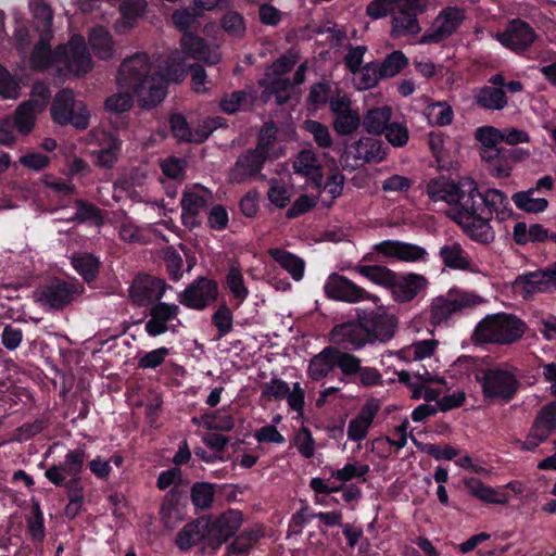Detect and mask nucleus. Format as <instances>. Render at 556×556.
<instances>
[{"label":"nucleus","mask_w":556,"mask_h":556,"mask_svg":"<svg viewBox=\"0 0 556 556\" xmlns=\"http://www.w3.org/2000/svg\"><path fill=\"white\" fill-rule=\"evenodd\" d=\"M269 201L277 207H285L291 199V192L289 187L278 180H273L267 192Z\"/></svg>","instance_id":"nucleus-49"},{"label":"nucleus","mask_w":556,"mask_h":556,"mask_svg":"<svg viewBox=\"0 0 556 556\" xmlns=\"http://www.w3.org/2000/svg\"><path fill=\"white\" fill-rule=\"evenodd\" d=\"M315 205V200L309 195L303 194L298 198L292 206L287 211V217L295 218L308 212Z\"/></svg>","instance_id":"nucleus-61"},{"label":"nucleus","mask_w":556,"mask_h":556,"mask_svg":"<svg viewBox=\"0 0 556 556\" xmlns=\"http://www.w3.org/2000/svg\"><path fill=\"white\" fill-rule=\"evenodd\" d=\"M268 79L266 91L275 94L278 104L286 103L291 96L292 84L285 77H270Z\"/></svg>","instance_id":"nucleus-48"},{"label":"nucleus","mask_w":556,"mask_h":556,"mask_svg":"<svg viewBox=\"0 0 556 556\" xmlns=\"http://www.w3.org/2000/svg\"><path fill=\"white\" fill-rule=\"evenodd\" d=\"M476 139L480 142V153H486L489 150H497L503 142L502 129H497L493 126H482L476 130Z\"/></svg>","instance_id":"nucleus-40"},{"label":"nucleus","mask_w":556,"mask_h":556,"mask_svg":"<svg viewBox=\"0 0 556 556\" xmlns=\"http://www.w3.org/2000/svg\"><path fill=\"white\" fill-rule=\"evenodd\" d=\"M302 127L313 137V140L319 148L329 149L332 147V136L325 124L318 121L307 119L303 123Z\"/></svg>","instance_id":"nucleus-41"},{"label":"nucleus","mask_w":556,"mask_h":556,"mask_svg":"<svg viewBox=\"0 0 556 556\" xmlns=\"http://www.w3.org/2000/svg\"><path fill=\"white\" fill-rule=\"evenodd\" d=\"M329 97V86L326 84H316L312 86L309 94H308V101L311 104L315 106L324 105L325 103L330 101Z\"/></svg>","instance_id":"nucleus-63"},{"label":"nucleus","mask_w":556,"mask_h":556,"mask_svg":"<svg viewBox=\"0 0 556 556\" xmlns=\"http://www.w3.org/2000/svg\"><path fill=\"white\" fill-rule=\"evenodd\" d=\"M0 96L4 99H17L21 96L18 80L0 65Z\"/></svg>","instance_id":"nucleus-46"},{"label":"nucleus","mask_w":556,"mask_h":556,"mask_svg":"<svg viewBox=\"0 0 556 556\" xmlns=\"http://www.w3.org/2000/svg\"><path fill=\"white\" fill-rule=\"evenodd\" d=\"M72 264L76 271L87 282L92 281L99 271V260L92 254L77 253L72 256Z\"/></svg>","instance_id":"nucleus-38"},{"label":"nucleus","mask_w":556,"mask_h":556,"mask_svg":"<svg viewBox=\"0 0 556 556\" xmlns=\"http://www.w3.org/2000/svg\"><path fill=\"white\" fill-rule=\"evenodd\" d=\"M509 153L506 148L489 150L486 153H480V157L485 165L486 172L494 178H508L513 172V164L509 160Z\"/></svg>","instance_id":"nucleus-25"},{"label":"nucleus","mask_w":556,"mask_h":556,"mask_svg":"<svg viewBox=\"0 0 556 556\" xmlns=\"http://www.w3.org/2000/svg\"><path fill=\"white\" fill-rule=\"evenodd\" d=\"M226 285L232 296L240 303L245 301L250 294L244 283L243 276L237 266H231L226 277Z\"/></svg>","instance_id":"nucleus-42"},{"label":"nucleus","mask_w":556,"mask_h":556,"mask_svg":"<svg viewBox=\"0 0 556 556\" xmlns=\"http://www.w3.org/2000/svg\"><path fill=\"white\" fill-rule=\"evenodd\" d=\"M413 186V180L406 176L392 175L382 181L381 188L384 192L404 193Z\"/></svg>","instance_id":"nucleus-53"},{"label":"nucleus","mask_w":556,"mask_h":556,"mask_svg":"<svg viewBox=\"0 0 556 556\" xmlns=\"http://www.w3.org/2000/svg\"><path fill=\"white\" fill-rule=\"evenodd\" d=\"M122 140L114 134H103L100 139L99 149L92 152L94 162L98 166L110 168L112 167L121 153Z\"/></svg>","instance_id":"nucleus-26"},{"label":"nucleus","mask_w":556,"mask_h":556,"mask_svg":"<svg viewBox=\"0 0 556 556\" xmlns=\"http://www.w3.org/2000/svg\"><path fill=\"white\" fill-rule=\"evenodd\" d=\"M496 39L506 48L522 52L527 50L535 39L533 28L521 20H513L503 33L496 35Z\"/></svg>","instance_id":"nucleus-18"},{"label":"nucleus","mask_w":556,"mask_h":556,"mask_svg":"<svg viewBox=\"0 0 556 556\" xmlns=\"http://www.w3.org/2000/svg\"><path fill=\"white\" fill-rule=\"evenodd\" d=\"M476 103L489 111H500L507 105V97L502 88L484 86L475 93Z\"/></svg>","instance_id":"nucleus-32"},{"label":"nucleus","mask_w":556,"mask_h":556,"mask_svg":"<svg viewBox=\"0 0 556 556\" xmlns=\"http://www.w3.org/2000/svg\"><path fill=\"white\" fill-rule=\"evenodd\" d=\"M255 98L256 94L251 88L237 90L225 94L219 102V108L226 114H235L242 110H250Z\"/></svg>","instance_id":"nucleus-30"},{"label":"nucleus","mask_w":556,"mask_h":556,"mask_svg":"<svg viewBox=\"0 0 556 556\" xmlns=\"http://www.w3.org/2000/svg\"><path fill=\"white\" fill-rule=\"evenodd\" d=\"M333 115L332 126L339 136H349L355 132L361 125L359 112L353 108L346 93L338 92L329 101Z\"/></svg>","instance_id":"nucleus-11"},{"label":"nucleus","mask_w":556,"mask_h":556,"mask_svg":"<svg viewBox=\"0 0 556 556\" xmlns=\"http://www.w3.org/2000/svg\"><path fill=\"white\" fill-rule=\"evenodd\" d=\"M407 63L408 60L402 51H394L384 59L381 65H379V70L383 78L393 77L397 75L407 65Z\"/></svg>","instance_id":"nucleus-45"},{"label":"nucleus","mask_w":556,"mask_h":556,"mask_svg":"<svg viewBox=\"0 0 556 556\" xmlns=\"http://www.w3.org/2000/svg\"><path fill=\"white\" fill-rule=\"evenodd\" d=\"M535 189H528L525 191L516 192L513 195V201L517 208L527 213H541L548 206V201L545 198L534 197Z\"/></svg>","instance_id":"nucleus-36"},{"label":"nucleus","mask_w":556,"mask_h":556,"mask_svg":"<svg viewBox=\"0 0 556 556\" xmlns=\"http://www.w3.org/2000/svg\"><path fill=\"white\" fill-rule=\"evenodd\" d=\"M181 47L191 58L201 60L208 65H215L219 62L220 55L216 47L207 46L200 37L186 33L181 37Z\"/></svg>","instance_id":"nucleus-24"},{"label":"nucleus","mask_w":556,"mask_h":556,"mask_svg":"<svg viewBox=\"0 0 556 556\" xmlns=\"http://www.w3.org/2000/svg\"><path fill=\"white\" fill-rule=\"evenodd\" d=\"M83 287L64 281H53L35 293L37 302L53 309L63 308L65 305L80 294Z\"/></svg>","instance_id":"nucleus-15"},{"label":"nucleus","mask_w":556,"mask_h":556,"mask_svg":"<svg viewBox=\"0 0 556 556\" xmlns=\"http://www.w3.org/2000/svg\"><path fill=\"white\" fill-rule=\"evenodd\" d=\"M161 168L167 177L178 179L185 175L186 162L178 157H168L162 162Z\"/></svg>","instance_id":"nucleus-59"},{"label":"nucleus","mask_w":556,"mask_h":556,"mask_svg":"<svg viewBox=\"0 0 556 556\" xmlns=\"http://www.w3.org/2000/svg\"><path fill=\"white\" fill-rule=\"evenodd\" d=\"M58 64L59 75H85L92 70L93 63L84 37L74 35L67 43L59 46Z\"/></svg>","instance_id":"nucleus-7"},{"label":"nucleus","mask_w":556,"mask_h":556,"mask_svg":"<svg viewBox=\"0 0 556 556\" xmlns=\"http://www.w3.org/2000/svg\"><path fill=\"white\" fill-rule=\"evenodd\" d=\"M218 287L214 280L199 277L178 294V301L189 308L202 311L216 301Z\"/></svg>","instance_id":"nucleus-12"},{"label":"nucleus","mask_w":556,"mask_h":556,"mask_svg":"<svg viewBox=\"0 0 556 556\" xmlns=\"http://www.w3.org/2000/svg\"><path fill=\"white\" fill-rule=\"evenodd\" d=\"M268 254L277 264L288 271L295 281L303 278L305 263L302 258L279 248L269 249Z\"/></svg>","instance_id":"nucleus-31"},{"label":"nucleus","mask_w":556,"mask_h":556,"mask_svg":"<svg viewBox=\"0 0 556 556\" xmlns=\"http://www.w3.org/2000/svg\"><path fill=\"white\" fill-rule=\"evenodd\" d=\"M382 134L388 142L396 148L404 147L409 139L407 127L401 123H389Z\"/></svg>","instance_id":"nucleus-47"},{"label":"nucleus","mask_w":556,"mask_h":556,"mask_svg":"<svg viewBox=\"0 0 556 556\" xmlns=\"http://www.w3.org/2000/svg\"><path fill=\"white\" fill-rule=\"evenodd\" d=\"M467 195L468 220L464 223V232L473 241L490 244L495 239V232L490 225L492 216L503 222L508 219L513 211L508 197L498 189H488L481 193L475 180L465 188Z\"/></svg>","instance_id":"nucleus-2"},{"label":"nucleus","mask_w":556,"mask_h":556,"mask_svg":"<svg viewBox=\"0 0 556 556\" xmlns=\"http://www.w3.org/2000/svg\"><path fill=\"white\" fill-rule=\"evenodd\" d=\"M174 136L180 141L193 142L192 129L180 114H175L169 119Z\"/></svg>","instance_id":"nucleus-55"},{"label":"nucleus","mask_w":556,"mask_h":556,"mask_svg":"<svg viewBox=\"0 0 556 556\" xmlns=\"http://www.w3.org/2000/svg\"><path fill=\"white\" fill-rule=\"evenodd\" d=\"M293 168L296 174H301L316 185H320L323 179L321 166L313 150L301 151L293 163Z\"/></svg>","instance_id":"nucleus-29"},{"label":"nucleus","mask_w":556,"mask_h":556,"mask_svg":"<svg viewBox=\"0 0 556 556\" xmlns=\"http://www.w3.org/2000/svg\"><path fill=\"white\" fill-rule=\"evenodd\" d=\"M132 106V97L128 92H118L109 97L105 101L106 110L114 113H123Z\"/></svg>","instance_id":"nucleus-56"},{"label":"nucleus","mask_w":556,"mask_h":556,"mask_svg":"<svg viewBox=\"0 0 556 556\" xmlns=\"http://www.w3.org/2000/svg\"><path fill=\"white\" fill-rule=\"evenodd\" d=\"M169 288L163 279L139 275L130 287V298L137 305H148L159 301Z\"/></svg>","instance_id":"nucleus-17"},{"label":"nucleus","mask_w":556,"mask_h":556,"mask_svg":"<svg viewBox=\"0 0 556 556\" xmlns=\"http://www.w3.org/2000/svg\"><path fill=\"white\" fill-rule=\"evenodd\" d=\"M374 251L384 257H393L402 262L422 261L427 251L417 244L399 240H384L374 245Z\"/></svg>","instance_id":"nucleus-19"},{"label":"nucleus","mask_w":556,"mask_h":556,"mask_svg":"<svg viewBox=\"0 0 556 556\" xmlns=\"http://www.w3.org/2000/svg\"><path fill=\"white\" fill-rule=\"evenodd\" d=\"M471 178L463 177L454 182L442 177L430 180L426 187V192L432 201H444L450 205L448 217L462 228L464 223L468 220V211L465 204L467 191H465V188L471 184Z\"/></svg>","instance_id":"nucleus-5"},{"label":"nucleus","mask_w":556,"mask_h":556,"mask_svg":"<svg viewBox=\"0 0 556 556\" xmlns=\"http://www.w3.org/2000/svg\"><path fill=\"white\" fill-rule=\"evenodd\" d=\"M213 200L212 192L201 186H193L185 190L181 198V218L186 226L195 227L200 224V216Z\"/></svg>","instance_id":"nucleus-14"},{"label":"nucleus","mask_w":556,"mask_h":556,"mask_svg":"<svg viewBox=\"0 0 556 556\" xmlns=\"http://www.w3.org/2000/svg\"><path fill=\"white\" fill-rule=\"evenodd\" d=\"M296 64L295 55H283L273 63L266 77H283L285 74L289 73Z\"/></svg>","instance_id":"nucleus-58"},{"label":"nucleus","mask_w":556,"mask_h":556,"mask_svg":"<svg viewBox=\"0 0 556 556\" xmlns=\"http://www.w3.org/2000/svg\"><path fill=\"white\" fill-rule=\"evenodd\" d=\"M344 181L345 178L341 173L333 172L328 177L324 186V191L328 192L331 195V199H336L342 194Z\"/></svg>","instance_id":"nucleus-62"},{"label":"nucleus","mask_w":556,"mask_h":556,"mask_svg":"<svg viewBox=\"0 0 556 556\" xmlns=\"http://www.w3.org/2000/svg\"><path fill=\"white\" fill-rule=\"evenodd\" d=\"M179 306L159 302L151 307L150 319L146 324V330L150 336L164 333L168 327L167 323L177 318Z\"/></svg>","instance_id":"nucleus-23"},{"label":"nucleus","mask_w":556,"mask_h":556,"mask_svg":"<svg viewBox=\"0 0 556 556\" xmlns=\"http://www.w3.org/2000/svg\"><path fill=\"white\" fill-rule=\"evenodd\" d=\"M354 270L372 283L387 289H391L396 276V273L380 265H357L354 267Z\"/></svg>","instance_id":"nucleus-34"},{"label":"nucleus","mask_w":556,"mask_h":556,"mask_svg":"<svg viewBox=\"0 0 556 556\" xmlns=\"http://www.w3.org/2000/svg\"><path fill=\"white\" fill-rule=\"evenodd\" d=\"M392 110L388 105L372 108L367 111L363 118V126L369 134L381 135L389 124Z\"/></svg>","instance_id":"nucleus-35"},{"label":"nucleus","mask_w":556,"mask_h":556,"mask_svg":"<svg viewBox=\"0 0 556 556\" xmlns=\"http://www.w3.org/2000/svg\"><path fill=\"white\" fill-rule=\"evenodd\" d=\"M427 286L428 280L422 275L413 273L407 275L396 274L394 283L390 290L395 302L406 303L415 299Z\"/></svg>","instance_id":"nucleus-21"},{"label":"nucleus","mask_w":556,"mask_h":556,"mask_svg":"<svg viewBox=\"0 0 556 556\" xmlns=\"http://www.w3.org/2000/svg\"><path fill=\"white\" fill-rule=\"evenodd\" d=\"M466 11L459 7H446L439 12L431 26L419 39L420 45L439 43L454 35L464 21Z\"/></svg>","instance_id":"nucleus-10"},{"label":"nucleus","mask_w":556,"mask_h":556,"mask_svg":"<svg viewBox=\"0 0 556 556\" xmlns=\"http://www.w3.org/2000/svg\"><path fill=\"white\" fill-rule=\"evenodd\" d=\"M277 128L273 123L265 124L260 131L257 146L254 148L258 152H263L268 157L269 148L276 140Z\"/></svg>","instance_id":"nucleus-57"},{"label":"nucleus","mask_w":556,"mask_h":556,"mask_svg":"<svg viewBox=\"0 0 556 556\" xmlns=\"http://www.w3.org/2000/svg\"><path fill=\"white\" fill-rule=\"evenodd\" d=\"M324 290L329 299L346 303L371 301L376 308L371 312L357 309V321L337 325L330 332V340L337 345L362 348L366 344H384L393 338L397 320L380 304V298L369 293L352 280L339 274H331Z\"/></svg>","instance_id":"nucleus-1"},{"label":"nucleus","mask_w":556,"mask_h":556,"mask_svg":"<svg viewBox=\"0 0 556 556\" xmlns=\"http://www.w3.org/2000/svg\"><path fill=\"white\" fill-rule=\"evenodd\" d=\"M439 256L443 264L448 268L459 270H466L470 268V255L459 242H446L440 248Z\"/></svg>","instance_id":"nucleus-27"},{"label":"nucleus","mask_w":556,"mask_h":556,"mask_svg":"<svg viewBox=\"0 0 556 556\" xmlns=\"http://www.w3.org/2000/svg\"><path fill=\"white\" fill-rule=\"evenodd\" d=\"M514 288L522 295L523 299H527L535 292L549 291L552 283L545 271H536L517 278L514 283Z\"/></svg>","instance_id":"nucleus-28"},{"label":"nucleus","mask_w":556,"mask_h":556,"mask_svg":"<svg viewBox=\"0 0 556 556\" xmlns=\"http://www.w3.org/2000/svg\"><path fill=\"white\" fill-rule=\"evenodd\" d=\"M52 34H41L39 40L36 42L30 56L29 66L37 72L53 70L58 74L56 60L59 59V47L52 51L50 49V39Z\"/></svg>","instance_id":"nucleus-22"},{"label":"nucleus","mask_w":556,"mask_h":556,"mask_svg":"<svg viewBox=\"0 0 556 556\" xmlns=\"http://www.w3.org/2000/svg\"><path fill=\"white\" fill-rule=\"evenodd\" d=\"M36 111L39 110L36 108L35 100L24 101L16 108L14 115L10 118L18 132L28 135L33 130L36 122Z\"/></svg>","instance_id":"nucleus-33"},{"label":"nucleus","mask_w":556,"mask_h":556,"mask_svg":"<svg viewBox=\"0 0 556 556\" xmlns=\"http://www.w3.org/2000/svg\"><path fill=\"white\" fill-rule=\"evenodd\" d=\"M228 214L222 205L214 206L208 213V225L211 228L222 230L227 227Z\"/></svg>","instance_id":"nucleus-64"},{"label":"nucleus","mask_w":556,"mask_h":556,"mask_svg":"<svg viewBox=\"0 0 556 556\" xmlns=\"http://www.w3.org/2000/svg\"><path fill=\"white\" fill-rule=\"evenodd\" d=\"M29 8L35 20V26L40 35L45 33L52 34L51 24L53 14L51 8L41 0L30 1Z\"/></svg>","instance_id":"nucleus-39"},{"label":"nucleus","mask_w":556,"mask_h":556,"mask_svg":"<svg viewBox=\"0 0 556 556\" xmlns=\"http://www.w3.org/2000/svg\"><path fill=\"white\" fill-rule=\"evenodd\" d=\"M117 84L121 88L132 90L140 106L155 108L166 94L164 76L152 68L146 53H136L125 59L118 70Z\"/></svg>","instance_id":"nucleus-3"},{"label":"nucleus","mask_w":556,"mask_h":556,"mask_svg":"<svg viewBox=\"0 0 556 556\" xmlns=\"http://www.w3.org/2000/svg\"><path fill=\"white\" fill-rule=\"evenodd\" d=\"M89 43L94 54L103 60L113 55V40L110 33L103 27H96L90 36Z\"/></svg>","instance_id":"nucleus-37"},{"label":"nucleus","mask_w":556,"mask_h":556,"mask_svg":"<svg viewBox=\"0 0 556 556\" xmlns=\"http://www.w3.org/2000/svg\"><path fill=\"white\" fill-rule=\"evenodd\" d=\"M199 16H201V14L198 9L192 8L191 11L181 9L173 13L172 20L174 25L186 34L193 27Z\"/></svg>","instance_id":"nucleus-50"},{"label":"nucleus","mask_w":556,"mask_h":556,"mask_svg":"<svg viewBox=\"0 0 556 556\" xmlns=\"http://www.w3.org/2000/svg\"><path fill=\"white\" fill-rule=\"evenodd\" d=\"M471 178L463 177L454 182L442 177L430 180L426 187V192L432 201H444L450 205L448 217L462 228L464 223L468 220V211L465 204L467 191H465V188L471 184Z\"/></svg>","instance_id":"nucleus-6"},{"label":"nucleus","mask_w":556,"mask_h":556,"mask_svg":"<svg viewBox=\"0 0 556 556\" xmlns=\"http://www.w3.org/2000/svg\"><path fill=\"white\" fill-rule=\"evenodd\" d=\"M429 0H399L392 14L391 36L394 38L415 36L421 27L417 16L428 11Z\"/></svg>","instance_id":"nucleus-9"},{"label":"nucleus","mask_w":556,"mask_h":556,"mask_svg":"<svg viewBox=\"0 0 556 556\" xmlns=\"http://www.w3.org/2000/svg\"><path fill=\"white\" fill-rule=\"evenodd\" d=\"M528 330L527 324L509 313L486 315L476 326L473 339L482 344L510 345L517 343Z\"/></svg>","instance_id":"nucleus-4"},{"label":"nucleus","mask_w":556,"mask_h":556,"mask_svg":"<svg viewBox=\"0 0 556 556\" xmlns=\"http://www.w3.org/2000/svg\"><path fill=\"white\" fill-rule=\"evenodd\" d=\"M399 0H371L367 8L366 13L374 20L386 17L387 15L393 14Z\"/></svg>","instance_id":"nucleus-51"},{"label":"nucleus","mask_w":556,"mask_h":556,"mask_svg":"<svg viewBox=\"0 0 556 556\" xmlns=\"http://www.w3.org/2000/svg\"><path fill=\"white\" fill-rule=\"evenodd\" d=\"M428 110L429 116L439 126L448 125L453 121V110L444 102L433 103L428 108Z\"/></svg>","instance_id":"nucleus-54"},{"label":"nucleus","mask_w":556,"mask_h":556,"mask_svg":"<svg viewBox=\"0 0 556 556\" xmlns=\"http://www.w3.org/2000/svg\"><path fill=\"white\" fill-rule=\"evenodd\" d=\"M224 125L222 117H208L204 119L197 128L192 129L193 142L201 143L217 128Z\"/></svg>","instance_id":"nucleus-52"},{"label":"nucleus","mask_w":556,"mask_h":556,"mask_svg":"<svg viewBox=\"0 0 556 556\" xmlns=\"http://www.w3.org/2000/svg\"><path fill=\"white\" fill-rule=\"evenodd\" d=\"M384 155L381 142L368 137L355 141L345 152L346 161L351 159L353 161L351 163L352 167H358L370 162H381Z\"/></svg>","instance_id":"nucleus-20"},{"label":"nucleus","mask_w":556,"mask_h":556,"mask_svg":"<svg viewBox=\"0 0 556 556\" xmlns=\"http://www.w3.org/2000/svg\"><path fill=\"white\" fill-rule=\"evenodd\" d=\"M267 157L263 152L249 149L242 152L228 174L231 184H244L257 176L264 167Z\"/></svg>","instance_id":"nucleus-16"},{"label":"nucleus","mask_w":556,"mask_h":556,"mask_svg":"<svg viewBox=\"0 0 556 556\" xmlns=\"http://www.w3.org/2000/svg\"><path fill=\"white\" fill-rule=\"evenodd\" d=\"M223 29L231 37L241 38L245 34V22L243 16L236 11H228L222 17Z\"/></svg>","instance_id":"nucleus-43"},{"label":"nucleus","mask_w":556,"mask_h":556,"mask_svg":"<svg viewBox=\"0 0 556 556\" xmlns=\"http://www.w3.org/2000/svg\"><path fill=\"white\" fill-rule=\"evenodd\" d=\"M213 324L219 330L220 333H226L231 329L232 326V314L226 306H219L213 315Z\"/></svg>","instance_id":"nucleus-60"},{"label":"nucleus","mask_w":556,"mask_h":556,"mask_svg":"<svg viewBox=\"0 0 556 556\" xmlns=\"http://www.w3.org/2000/svg\"><path fill=\"white\" fill-rule=\"evenodd\" d=\"M51 116L59 125L72 124L77 129H86L90 113L83 102L75 101L72 90L63 89L54 96Z\"/></svg>","instance_id":"nucleus-8"},{"label":"nucleus","mask_w":556,"mask_h":556,"mask_svg":"<svg viewBox=\"0 0 556 556\" xmlns=\"http://www.w3.org/2000/svg\"><path fill=\"white\" fill-rule=\"evenodd\" d=\"M476 303V296L473 295L450 291L445 295L433 299L430 306V320L433 325H440L446 321L452 315Z\"/></svg>","instance_id":"nucleus-13"},{"label":"nucleus","mask_w":556,"mask_h":556,"mask_svg":"<svg viewBox=\"0 0 556 556\" xmlns=\"http://www.w3.org/2000/svg\"><path fill=\"white\" fill-rule=\"evenodd\" d=\"M381 78L383 77L379 70V65L375 63H368L358 71V76L356 78L357 89H370L375 87Z\"/></svg>","instance_id":"nucleus-44"}]
</instances>
